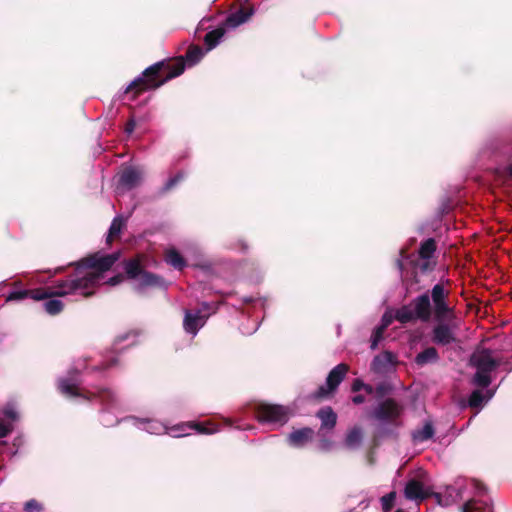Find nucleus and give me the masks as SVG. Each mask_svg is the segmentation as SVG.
Listing matches in <instances>:
<instances>
[{
	"label": "nucleus",
	"instance_id": "24",
	"mask_svg": "<svg viewBox=\"0 0 512 512\" xmlns=\"http://www.w3.org/2000/svg\"><path fill=\"white\" fill-rule=\"evenodd\" d=\"M125 226L124 219L121 216H117L112 220V223L108 230L106 242L111 244L115 239L120 237L121 231Z\"/></svg>",
	"mask_w": 512,
	"mask_h": 512
},
{
	"label": "nucleus",
	"instance_id": "49",
	"mask_svg": "<svg viewBox=\"0 0 512 512\" xmlns=\"http://www.w3.org/2000/svg\"><path fill=\"white\" fill-rule=\"evenodd\" d=\"M391 317H387V315H384L382 318V325H386V328L391 324Z\"/></svg>",
	"mask_w": 512,
	"mask_h": 512
},
{
	"label": "nucleus",
	"instance_id": "43",
	"mask_svg": "<svg viewBox=\"0 0 512 512\" xmlns=\"http://www.w3.org/2000/svg\"><path fill=\"white\" fill-rule=\"evenodd\" d=\"M475 501L474 500H469L468 502H466L463 506V512H474V510H476L477 508L475 507Z\"/></svg>",
	"mask_w": 512,
	"mask_h": 512
},
{
	"label": "nucleus",
	"instance_id": "16",
	"mask_svg": "<svg viewBox=\"0 0 512 512\" xmlns=\"http://www.w3.org/2000/svg\"><path fill=\"white\" fill-rule=\"evenodd\" d=\"M207 319L206 315L202 314H192L189 311H186L185 317L183 320V327L184 330L187 333H190L192 335H196L198 330L205 324V321Z\"/></svg>",
	"mask_w": 512,
	"mask_h": 512
},
{
	"label": "nucleus",
	"instance_id": "48",
	"mask_svg": "<svg viewBox=\"0 0 512 512\" xmlns=\"http://www.w3.org/2000/svg\"><path fill=\"white\" fill-rule=\"evenodd\" d=\"M363 389H364L368 394H373V393L375 392V389H374L371 385H368V384H365V383H364Z\"/></svg>",
	"mask_w": 512,
	"mask_h": 512
},
{
	"label": "nucleus",
	"instance_id": "6",
	"mask_svg": "<svg viewBox=\"0 0 512 512\" xmlns=\"http://www.w3.org/2000/svg\"><path fill=\"white\" fill-rule=\"evenodd\" d=\"M470 364L477 370L473 377V383L481 388H486L492 381L490 373L498 368L501 362L492 357L491 350L482 349L471 355Z\"/></svg>",
	"mask_w": 512,
	"mask_h": 512
},
{
	"label": "nucleus",
	"instance_id": "41",
	"mask_svg": "<svg viewBox=\"0 0 512 512\" xmlns=\"http://www.w3.org/2000/svg\"><path fill=\"white\" fill-rule=\"evenodd\" d=\"M135 127H136V121L133 117H131L125 125V132L127 134H131L134 131Z\"/></svg>",
	"mask_w": 512,
	"mask_h": 512
},
{
	"label": "nucleus",
	"instance_id": "46",
	"mask_svg": "<svg viewBox=\"0 0 512 512\" xmlns=\"http://www.w3.org/2000/svg\"><path fill=\"white\" fill-rule=\"evenodd\" d=\"M396 267L398 268V270L402 273L404 270H405V267H404V263H403V260L402 259H397L396 262Z\"/></svg>",
	"mask_w": 512,
	"mask_h": 512
},
{
	"label": "nucleus",
	"instance_id": "23",
	"mask_svg": "<svg viewBox=\"0 0 512 512\" xmlns=\"http://www.w3.org/2000/svg\"><path fill=\"white\" fill-rule=\"evenodd\" d=\"M437 250V243L434 238H427L421 242L420 247L418 249V257L419 259H427L434 257V254Z\"/></svg>",
	"mask_w": 512,
	"mask_h": 512
},
{
	"label": "nucleus",
	"instance_id": "21",
	"mask_svg": "<svg viewBox=\"0 0 512 512\" xmlns=\"http://www.w3.org/2000/svg\"><path fill=\"white\" fill-rule=\"evenodd\" d=\"M93 393L96 395L92 398V400L98 399L103 405L107 407H114L118 404L116 394L108 388H98Z\"/></svg>",
	"mask_w": 512,
	"mask_h": 512
},
{
	"label": "nucleus",
	"instance_id": "29",
	"mask_svg": "<svg viewBox=\"0 0 512 512\" xmlns=\"http://www.w3.org/2000/svg\"><path fill=\"white\" fill-rule=\"evenodd\" d=\"M414 265L422 273H428L435 269L436 261L432 258L418 259L414 262Z\"/></svg>",
	"mask_w": 512,
	"mask_h": 512
},
{
	"label": "nucleus",
	"instance_id": "30",
	"mask_svg": "<svg viewBox=\"0 0 512 512\" xmlns=\"http://www.w3.org/2000/svg\"><path fill=\"white\" fill-rule=\"evenodd\" d=\"M396 499V492L391 491L390 493L381 497L382 510L383 512H390L394 507Z\"/></svg>",
	"mask_w": 512,
	"mask_h": 512
},
{
	"label": "nucleus",
	"instance_id": "33",
	"mask_svg": "<svg viewBox=\"0 0 512 512\" xmlns=\"http://www.w3.org/2000/svg\"><path fill=\"white\" fill-rule=\"evenodd\" d=\"M191 427L194 428L200 434H212L216 432L214 426L204 423H193Z\"/></svg>",
	"mask_w": 512,
	"mask_h": 512
},
{
	"label": "nucleus",
	"instance_id": "26",
	"mask_svg": "<svg viewBox=\"0 0 512 512\" xmlns=\"http://www.w3.org/2000/svg\"><path fill=\"white\" fill-rule=\"evenodd\" d=\"M434 427L431 422L425 423V425L413 432V439L417 442H424L431 439L434 436Z\"/></svg>",
	"mask_w": 512,
	"mask_h": 512
},
{
	"label": "nucleus",
	"instance_id": "10",
	"mask_svg": "<svg viewBox=\"0 0 512 512\" xmlns=\"http://www.w3.org/2000/svg\"><path fill=\"white\" fill-rule=\"evenodd\" d=\"M255 416L261 423H280L288 421L289 409L279 404L260 403L255 408Z\"/></svg>",
	"mask_w": 512,
	"mask_h": 512
},
{
	"label": "nucleus",
	"instance_id": "12",
	"mask_svg": "<svg viewBox=\"0 0 512 512\" xmlns=\"http://www.w3.org/2000/svg\"><path fill=\"white\" fill-rule=\"evenodd\" d=\"M79 372L75 370H71L69 372L71 378H62L58 382V388L60 392L69 397H81L85 400L92 401V398L96 395L95 393H91V391H81L79 388L72 383L74 379V375H77Z\"/></svg>",
	"mask_w": 512,
	"mask_h": 512
},
{
	"label": "nucleus",
	"instance_id": "13",
	"mask_svg": "<svg viewBox=\"0 0 512 512\" xmlns=\"http://www.w3.org/2000/svg\"><path fill=\"white\" fill-rule=\"evenodd\" d=\"M253 14V7L243 5L235 12L229 14L226 17L224 24L227 26V28H236L247 22Z\"/></svg>",
	"mask_w": 512,
	"mask_h": 512
},
{
	"label": "nucleus",
	"instance_id": "7",
	"mask_svg": "<svg viewBox=\"0 0 512 512\" xmlns=\"http://www.w3.org/2000/svg\"><path fill=\"white\" fill-rule=\"evenodd\" d=\"M349 366L345 363L336 365L328 374L326 384L321 385L309 398L315 401H322L330 398L344 380Z\"/></svg>",
	"mask_w": 512,
	"mask_h": 512
},
{
	"label": "nucleus",
	"instance_id": "38",
	"mask_svg": "<svg viewBox=\"0 0 512 512\" xmlns=\"http://www.w3.org/2000/svg\"><path fill=\"white\" fill-rule=\"evenodd\" d=\"M229 247H230L231 249H239L240 251H242V252H244V253H245V252H247V251H248V248H249L248 244H247V243H246V241H245V240H243V239H238L236 242L231 243V244L229 245Z\"/></svg>",
	"mask_w": 512,
	"mask_h": 512
},
{
	"label": "nucleus",
	"instance_id": "53",
	"mask_svg": "<svg viewBox=\"0 0 512 512\" xmlns=\"http://www.w3.org/2000/svg\"><path fill=\"white\" fill-rule=\"evenodd\" d=\"M401 256L402 257H407L406 252L404 250H401Z\"/></svg>",
	"mask_w": 512,
	"mask_h": 512
},
{
	"label": "nucleus",
	"instance_id": "32",
	"mask_svg": "<svg viewBox=\"0 0 512 512\" xmlns=\"http://www.w3.org/2000/svg\"><path fill=\"white\" fill-rule=\"evenodd\" d=\"M386 330V325L378 326L372 334L371 337V349L374 350L377 348L379 341L383 337V333Z\"/></svg>",
	"mask_w": 512,
	"mask_h": 512
},
{
	"label": "nucleus",
	"instance_id": "39",
	"mask_svg": "<svg viewBox=\"0 0 512 512\" xmlns=\"http://www.w3.org/2000/svg\"><path fill=\"white\" fill-rule=\"evenodd\" d=\"M125 278H126L125 274L118 273V274L114 275L113 277L109 278L107 280L106 284H108L110 286H116V285L122 283Z\"/></svg>",
	"mask_w": 512,
	"mask_h": 512
},
{
	"label": "nucleus",
	"instance_id": "47",
	"mask_svg": "<svg viewBox=\"0 0 512 512\" xmlns=\"http://www.w3.org/2000/svg\"><path fill=\"white\" fill-rule=\"evenodd\" d=\"M474 486L475 488L478 490V491H484L486 490V487L483 483H481L480 481H474Z\"/></svg>",
	"mask_w": 512,
	"mask_h": 512
},
{
	"label": "nucleus",
	"instance_id": "8",
	"mask_svg": "<svg viewBox=\"0 0 512 512\" xmlns=\"http://www.w3.org/2000/svg\"><path fill=\"white\" fill-rule=\"evenodd\" d=\"M349 366L345 363L336 365L328 374L326 384L321 385L309 398L315 401H322L330 398L344 380Z\"/></svg>",
	"mask_w": 512,
	"mask_h": 512
},
{
	"label": "nucleus",
	"instance_id": "51",
	"mask_svg": "<svg viewBox=\"0 0 512 512\" xmlns=\"http://www.w3.org/2000/svg\"><path fill=\"white\" fill-rule=\"evenodd\" d=\"M108 368V365L106 366H103V367H100V366H95L92 368L93 371H99V370H102V369H107Z\"/></svg>",
	"mask_w": 512,
	"mask_h": 512
},
{
	"label": "nucleus",
	"instance_id": "52",
	"mask_svg": "<svg viewBox=\"0 0 512 512\" xmlns=\"http://www.w3.org/2000/svg\"><path fill=\"white\" fill-rule=\"evenodd\" d=\"M117 339H118V341L121 342V341H124L126 339V336H119Z\"/></svg>",
	"mask_w": 512,
	"mask_h": 512
},
{
	"label": "nucleus",
	"instance_id": "4",
	"mask_svg": "<svg viewBox=\"0 0 512 512\" xmlns=\"http://www.w3.org/2000/svg\"><path fill=\"white\" fill-rule=\"evenodd\" d=\"M147 255L138 253L122 262L124 274L129 280H137L138 287L145 289L148 287L166 289L167 283L163 277L146 270L145 261Z\"/></svg>",
	"mask_w": 512,
	"mask_h": 512
},
{
	"label": "nucleus",
	"instance_id": "27",
	"mask_svg": "<svg viewBox=\"0 0 512 512\" xmlns=\"http://www.w3.org/2000/svg\"><path fill=\"white\" fill-rule=\"evenodd\" d=\"M362 440V429L358 426L353 427L346 435L345 444L348 447H355Z\"/></svg>",
	"mask_w": 512,
	"mask_h": 512
},
{
	"label": "nucleus",
	"instance_id": "20",
	"mask_svg": "<svg viewBox=\"0 0 512 512\" xmlns=\"http://www.w3.org/2000/svg\"><path fill=\"white\" fill-rule=\"evenodd\" d=\"M226 27L227 26L223 23L222 25L218 26L212 31H209L205 35L204 43L208 50L214 49L219 44V42L226 33Z\"/></svg>",
	"mask_w": 512,
	"mask_h": 512
},
{
	"label": "nucleus",
	"instance_id": "44",
	"mask_svg": "<svg viewBox=\"0 0 512 512\" xmlns=\"http://www.w3.org/2000/svg\"><path fill=\"white\" fill-rule=\"evenodd\" d=\"M364 382L360 379H355L352 384V391L357 392L360 389H363Z\"/></svg>",
	"mask_w": 512,
	"mask_h": 512
},
{
	"label": "nucleus",
	"instance_id": "9",
	"mask_svg": "<svg viewBox=\"0 0 512 512\" xmlns=\"http://www.w3.org/2000/svg\"><path fill=\"white\" fill-rule=\"evenodd\" d=\"M403 406L393 398H387L380 402L374 409L372 417L381 423H387L394 427L401 425L400 416L403 413Z\"/></svg>",
	"mask_w": 512,
	"mask_h": 512
},
{
	"label": "nucleus",
	"instance_id": "14",
	"mask_svg": "<svg viewBox=\"0 0 512 512\" xmlns=\"http://www.w3.org/2000/svg\"><path fill=\"white\" fill-rule=\"evenodd\" d=\"M315 432L310 427H303L292 431L288 435V442L291 446L301 448L314 439Z\"/></svg>",
	"mask_w": 512,
	"mask_h": 512
},
{
	"label": "nucleus",
	"instance_id": "35",
	"mask_svg": "<svg viewBox=\"0 0 512 512\" xmlns=\"http://www.w3.org/2000/svg\"><path fill=\"white\" fill-rule=\"evenodd\" d=\"M392 388L387 383H380L375 388V394L378 398H383L391 392Z\"/></svg>",
	"mask_w": 512,
	"mask_h": 512
},
{
	"label": "nucleus",
	"instance_id": "54",
	"mask_svg": "<svg viewBox=\"0 0 512 512\" xmlns=\"http://www.w3.org/2000/svg\"><path fill=\"white\" fill-rule=\"evenodd\" d=\"M509 174L512 176V164L509 166Z\"/></svg>",
	"mask_w": 512,
	"mask_h": 512
},
{
	"label": "nucleus",
	"instance_id": "45",
	"mask_svg": "<svg viewBox=\"0 0 512 512\" xmlns=\"http://www.w3.org/2000/svg\"><path fill=\"white\" fill-rule=\"evenodd\" d=\"M353 403L362 404L365 401V397L363 395H355L352 398Z\"/></svg>",
	"mask_w": 512,
	"mask_h": 512
},
{
	"label": "nucleus",
	"instance_id": "11",
	"mask_svg": "<svg viewBox=\"0 0 512 512\" xmlns=\"http://www.w3.org/2000/svg\"><path fill=\"white\" fill-rule=\"evenodd\" d=\"M432 490L430 487H426L421 481L413 478L410 479L404 488V496L408 500L420 503L427 498L431 497Z\"/></svg>",
	"mask_w": 512,
	"mask_h": 512
},
{
	"label": "nucleus",
	"instance_id": "25",
	"mask_svg": "<svg viewBox=\"0 0 512 512\" xmlns=\"http://www.w3.org/2000/svg\"><path fill=\"white\" fill-rule=\"evenodd\" d=\"M57 296L46 298L43 307L44 310L52 316L60 314L64 309V303L56 299Z\"/></svg>",
	"mask_w": 512,
	"mask_h": 512
},
{
	"label": "nucleus",
	"instance_id": "31",
	"mask_svg": "<svg viewBox=\"0 0 512 512\" xmlns=\"http://www.w3.org/2000/svg\"><path fill=\"white\" fill-rule=\"evenodd\" d=\"M484 396L480 390H474L469 396L468 404L471 408H478L483 403Z\"/></svg>",
	"mask_w": 512,
	"mask_h": 512
},
{
	"label": "nucleus",
	"instance_id": "34",
	"mask_svg": "<svg viewBox=\"0 0 512 512\" xmlns=\"http://www.w3.org/2000/svg\"><path fill=\"white\" fill-rule=\"evenodd\" d=\"M24 510L25 512H41L43 510V505L36 499H30L25 503Z\"/></svg>",
	"mask_w": 512,
	"mask_h": 512
},
{
	"label": "nucleus",
	"instance_id": "50",
	"mask_svg": "<svg viewBox=\"0 0 512 512\" xmlns=\"http://www.w3.org/2000/svg\"><path fill=\"white\" fill-rule=\"evenodd\" d=\"M431 497H434L438 504L442 505V496L439 493H435L432 491Z\"/></svg>",
	"mask_w": 512,
	"mask_h": 512
},
{
	"label": "nucleus",
	"instance_id": "28",
	"mask_svg": "<svg viewBox=\"0 0 512 512\" xmlns=\"http://www.w3.org/2000/svg\"><path fill=\"white\" fill-rule=\"evenodd\" d=\"M185 178L184 171H178L173 177L169 178L161 188V193H167L174 189Z\"/></svg>",
	"mask_w": 512,
	"mask_h": 512
},
{
	"label": "nucleus",
	"instance_id": "22",
	"mask_svg": "<svg viewBox=\"0 0 512 512\" xmlns=\"http://www.w3.org/2000/svg\"><path fill=\"white\" fill-rule=\"evenodd\" d=\"M439 360V354L435 347H428L418 353L415 357V363L418 366H424L428 363H436Z\"/></svg>",
	"mask_w": 512,
	"mask_h": 512
},
{
	"label": "nucleus",
	"instance_id": "2",
	"mask_svg": "<svg viewBox=\"0 0 512 512\" xmlns=\"http://www.w3.org/2000/svg\"><path fill=\"white\" fill-rule=\"evenodd\" d=\"M203 55L204 53L200 46L191 45L185 57L180 56L158 61L147 67L142 72V77L132 81L125 89V94L132 93L131 99L134 100L142 92L155 90L169 80L180 76L185 70V61L190 65H195L202 59Z\"/></svg>",
	"mask_w": 512,
	"mask_h": 512
},
{
	"label": "nucleus",
	"instance_id": "19",
	"mask_svg": "<svg viewBox=\"0 0 512 512\" xmlns=\"http://www.w3.org/2000/svg\"><path fill=\"white\" fill-rule=\"evenodd\" d=\"M164 260L168 265L179 271L187 266V261L175 248H169L165 251Z\"/></svg>",
	"mask_w": 512,
	"mask_h": 512
},
{
	"label": "nucleus",
	"instance_id": "17",
	"mask_svg": "<svg viewBox=\"0 0 512 512\" xmlns=\"http://www.w3.org/2000/svg\"><path fill=\"white\" fill-rule=\"evenodd\" d=\"M316 417L321 421L320 430L331 431L337 424V414L330 406L319 409L316 413Z\"/></svg>",
	"mask_w": 512,
	"mask_h": 512
},
{
	"label": "nucleus",
	"instance_id": "3",
	"mask_svg": "<svg viewBox=\"0 0 512 512\" xmlns=\"http://www.w3.org/2000/svg\"><path fill=\"white\" fill-rule=\"evenodd\" d=\"M448 297L449 291L444 288L443 284L438 283L433 286L431 298L434 304V319L438 323L432 330V341L441 346L457 341L452 329L445 323L446 320H451L455 317L454 309L447 302Z\"/></svg>",
	"mask_w": 512,
	"mask_h": 512
},
{
	"label": "nucleus",
	"instance_id": "55",
	"mask_svg": "<svg viewBox=\"0 0 512 512\" xmlns=\"http://www.w3.org/2000/svg\"><path fill=\"white\" fill-rule=\"evenodd\" d=\"M395 512H403V511H402L401 509H399V510H397V511H395Z\"/></svg>",
	"mask_w": 512,
	"mask_h": 512
},
{
	"label": "nucleus",
	"instance_id": "1",
	"mask_svg": "<svg viewBox=\"0 0 512 512\" xmlns=\"http://www.w3.org/2000/svg\"><path fill=\"white\" fill-rule=\"evenodd\" d=\"M120 256L121 251L106 255L90 254L78 262L71 263L74 271L65 279L56 281L55 285L11 291L6 296V301H22L27 298L40 301L52 296H67L77 292L85 298L91 297L100 285L103 274L112 268Z\"/></svg>",
	"mask_w": 512,
	"mask_h": 512
},
{
	"label": "nucleus",
	"instance_id": "5",
	"mask_svg": "<svg viewBox=\"0 0 512 512\" xmlns=\"http://www.w3.org/2000/svg\"><path fill=\"white\" fill-rule=\"evenodd\" d=\"M431 295L425 292L414 299L407 305H403L395 311V319L401 324H407L420 320L421 322H429L432 315L434 316V308L431 305Z\"/></svg>",
	"mask_w": 512,
	"mask_h": 512
},
{
	"label": "nucleus",
	"instance_id": "37",
	"mask_svg": "<svg viewBox=\"0 0 512 512\" xmlns=\"http://www.w3.org/2000/svg\"><path fill=\"white\" fill-rule=\"evenodd\" d=\"M391 434V431L390 430H387L383 427V425H379V427L376 429V431L374 432L373 434V442L375 445H377V441L378 439L386 436V435H390Z\"/></svg>",
	"mask_w": 512,
	"mask_h": 512
},
{
	"label": "nucleus",
	"instance_id": "42",
	"mask_svg": "<svg viewBox=\"0 0 512 512\" xmlns=\"http://www.w3.org/2000/svg\"><path fill=\"white\" fill-rule=\"evenodd\" d=\"M5 417L11 419V420H16L18 415H17V412L12 409V408H6L4 411H3Z\"/></svg>",
	"mask_w": 512,
	"mask_h": 512
},
{
	"label": "nucleus",
	"instance_id": "18",
	"mask_svg": "<svg viewBox=\"0 0 512 512\" xmlns=\"http://www.w3.org/2000/svg\"><path fill=\"white\" fill-rule=\"evenodd\" d=\"M141 181V172L133 167L125 168L119 177V184L127 189H133Z\"/></svg>",
	"mask_w": 512,
	"mask_h": 512
},
{
	"label": "nucleus",
	"instance_id": "40",
	"mask_svg": "<svg viewBox=\"0 0 512 512\" xmlns=\"http://www.w3.org/2000/svg\"><path fill=\"white\" fill-rule=\"evenodd\" d=\"M13 430V426L11 424H5L0 422V438L7 437Z\"/></svg>",
	"mask_w": 512,
	"mask_h": 512
},
{
	"label": "nucleus",
	"instance_id": "15",
	"mask_svg": "<svg viewBox=\"0 0 512 512\" xmlns=\"http://www.w3.org/2000/svg\"><path fill=\"white\" fill-rule=\"evenodd\" d=\"M395 364V356L392 352L385 351L374 357L371 370L378 374L388 372Z\"/></svg>",
	"mask_w": 512,
	"mask_h": 512
},
{
	"label": "nucleus",
	"instance_id": "36",
	"mask_svg": "<svg viewBox=\"0 0 512 512\" xmlns=\"http://www.w3.org/2000/svg\"><path fill=\"white\" fill-rule=\"evenodd\" d=\"M217 307L214 304L203 302L200 305V309L197 311L198 314L206 315L207 318L211 313L216 311Z\"/></svg>",
	"mask_w": 512,
	"mask_h": 512
}]
</instances>
